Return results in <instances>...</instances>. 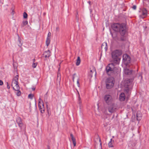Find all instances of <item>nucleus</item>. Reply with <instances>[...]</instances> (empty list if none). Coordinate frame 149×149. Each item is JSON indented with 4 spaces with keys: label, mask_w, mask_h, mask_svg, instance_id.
Masks as SVG:
<instances>
[{
    "label": "nucleus",
    "mask_w": 149,
    "mask_h": 149,
    "mask_svg": "<svg viewBox=\"0 0 149 149\" xmlns=\"http://www.w3.org/2000/svg\"><path fill=\"white\" fill-rule=\"evenodd\" d=\"M111 27L114 31L119 32L122 36H125L127 32V25L125 23H113L111 24Z\"/></svg>",
    "instance_id": "f257e3e1"
},
{
    "label": "nucleus",
    "mask_w": 149,
    "mask_h": 149,
    "mask_svg": "<svg viewBox=\"0 0 149 149\" xmlns=\"http://www.w3.org/2000/svg\"><path fill=\"white\" fill-rule=\"evenodd\" d=\"M122 54V51L121 50L116 49L112 52L111 53V61L114 63L119 64Z\"/></svg>",
    "instance_id": "f03ea898"
},
{
    "label": "nucleus",
    "mask_w": 149,
    "mask_h": 149,
    "mask_svg": "<svg viewBox=\"0 0 149 149\" xmlns=\"http://www.w3.org/2000/svg\"><path fill=\"white\" fill-rule=\"evenodd\" d=\"M115 80L113 77H109L105 80L106 88L109 89L112 88L114 85Z\"/></svg>",
    "instance_id": "7ed1b4c3"
},
{
    "label": "nucleus",
    "mask_w": 149,
    "mask_h": 149,
    "mask_svg": "<svg viewBox=\"0 0 149 149\" xmlns=\"http://www.w3.org/2000/svg\"><path fill=\"white\" fill-rule=\"evenodd\" d=\"M111 63L108 64L106 67V72L108 74L111 75L112 74V72L114 65L118 64H116L114 63L113 61H111Z\"/></svg>",
    "instance_id": "20e7f679"
},
{
    "label": "nucleus",
    "mask_w": 149,
    "mask_h": 149,
    "mask_svg": "<svg viewBox=\"0 0 149 149\" xmlns=\"http://www.w3.org/2000/svg\"><path fill=\"white\" fill-rule=\"evenodd\" d=\"M111 33L113 38L116 41H123L125 40V36H122L121 35L120 37H119L117 35L116 33H112L111 32Z\"/></svg>",
    "instance_id": "39448f33"
},
{
    "label": "nucleus",
    "mask_w": 149,
    "mask_h": 149,
    "mask_svg": "<svg viewBox=\"0 0 149 149\" xmlns=\"http://www.w3.org/2000/svg\"><path fill=\"white\" fill-rule=\"evenodd\" d=\"M104 99L106 103L108 104H111L113 102V99L112 96L109 95H107L104 96Z\"/></svg>",
    "instance_id": "423d86ee"
},
{
    "label": "nucleus",
    "mask_w": 149,
    "mask_h": 149,
    "mask_svg": "<svg viewBox=\"0 0 149 149\" xmlns=\"http://www.w3.org/2000/svg\"><path fill=\"white\" fill-rule=\"evenodd\" d=\"M16 122L18 124L19 127L20 128L21 131H22L25 128L24 124L21 118L17 117L16 119Z\"/></svg>",
    "instance_id": "0eeeda50"
},
{
    "label": "nucleus",
    "mask_w": 149,
    "mask_h": 149,
    "mask_svg": "<svg viewBox=\"0 0 149 149\" xmlns=\"http://www.w3.org/2000/svg\"><path fill=\"white\" fill-rule=\"evenodd\" d=\"M125 73L127 75H131L132 78H134L136 75V73L133 70L126 68L124 69Z\"/></svg>",
    "instance_id": "6e6552de"
},
{
    "label": "nucleus",
    "mask_w": 149,
    "mask_h": 149,
    "mask_svg": "<svg viewBox=\"0 0 149 149\" xmlns=\"http://www.w3.org/2000/svg\"><path fill=\"white\" fill-rule=\"evenodd\" d=\"M131 58L127 54H124L123 55V61L125 64L127 65L130 63Z\"/></svg>",
    "instance_id": "1a4fd4ad"
},
{
    "label": "nucleus",
    "mask_w": 149,
    "mask_h": 149,
    "mask_svg": "<svg viewBox=\"0 0 149 149\" xmlns=\"http://www.w3.org/2000/svg\"><path fill=\"white\" fill-rule=\"evenodd\" d=\"M134 78L130 79H129L126 80L125 81L124 86L125 88L129 89L130 86L131 85L132 82Z\"/></svg>",
    "instance_id": "9d476101"
},
{
    "label": "nucleus",
    "mask_w": 149,
    "mask_h": 149,
    "mask_svg": "<svg viewBox=\"0 0 149 149\" xmlns=\"http://www.w3.org/2000/svg\"><path fill=\"white\" fill-rule=\"evenodd\" d=\"M108 105L109 106L108 107V111L109 112L113 113L115 111L116 108L115 104L113 103H112L111 104Z\"/></svg>",
    "instance_id": "9b49d317"
},
{
    "label": "nucleus",
    "mask_w": 149,
    "mask_h": 149,
    "mask_svg": "<svg viewBox=\"0 0 149 149\" xmlns=\"http://www.w3.org/2000/svg\"><path fill=\"white\" fill-rule=\"evenodd\" d=\"M116 65H114V68H113V71L112 72V74L111 75L114 74L115 75L118 74L119 72V69L118 68L115 66Z\"/></svg>",
    "instance_id": "f8f14e48"
},
{
    "label": "nucleus",
    "mask_w": 149,
    "mask_h": 149,
    "mask_svg": "<svg viewBox=\"0 0 149 149\" xmlns=\"http://www.w3.org/2000/svg\"><path fill=\"white\" fill-rule=\"evenodd\" d=\"M18 78L19 76L17 75L13 78L11 85L13 87V84H15L16 83H18Z\"/></svg>",
    "instance_id": "ddd939ff"
},
{
    "label": "nucleus",
    "mask_w": 149,
    "mask_h": 149,
    "mask_svg": "<svg viewBox=\"0 0 149 149\" xmlns=\"http://www.w3.org/2000/svg\"><path fill=\"white\" fill-rule=\"evenodd\" d=\"M43 56L46 58H49L51 55L50 52L49 50H47V51H45L43 54Z\"/></svg>",
    "instance_id": "4468645a"
},
{
    "label": "nucleus",
    "mask_w": 149,
    "mask_h": 149,
    "mask_svg": "<svg viewBox=\"0 0 149 149\" xmlns=\"http://www.w3.org/2000/svg\"><path fill=\"white\" fill-rule=\"evenodd\" d=\"M125 95L124 93H121L119 97V99L121 101H123L125 100Z\"/></svg>",
    "instance_id": "2eb2a0df"
},
{
    "label": "nucleus",
    "mask_w": 149,
    "mask_h": 149,
    "mask_svg": "<svg viewBox=\"0 0 149 149\" xmlns=\"http://www.w3.org/2000/svg\"><path fill=\"white\" fill-rule=\"evenodd\" d=\"M70 136L73 144L74 146H75L76 144L75 139L72 133L70 134Z\"/></svg>",
    "instance_id": "dca6fc26"
},
{
    "label": "nucleus",
    "mask_w": 149,
    "mask_h": 149,
    "mask_svg": "<svg viewBox=\"0 0 149 149\" xmlns=\"http://www.w3.org/2000/svg\"><path fill=\"white\" fill-rule=\"evenodd\" d=\"M101 48L102 49L104 48L106 51L107 50L108 47L107 42H104L102 44L101 46Z\"/></svg>",
    "instance_id": "f3484780"
},
{
    "label": "nucleus",
    "mask_w": 149,
    "mask_h": 149,
    "mask_svg": "<svg viewBox=\"0 0 149 149\" xmlns=\"http://www.w3.org/2000/svg\"><path fill=\"white\" fill-rule=\"evenodd\" d=\"M18 45L21 48V46L22 45V42L21 41V39L19 36H18Z\"/></svg>",
    "instance_id": "a211bd4d"
},
{
    "label": "nucleus",
    "mask_w": 149,
    "mask_h": 149,
    "mask_svg": "<svg viewBox=\"0 0 149 149\" xmlns=\"http://www.w3.org/2000/svg\"><path fill=\"white\" fill-rule=\"evenodd\" d=\"M13 89L16 91V95L17 96H20V95L21 94V92L19 90V89H18L17 90V89H15V88H14V87H13Z\"/></svg>",
    "instance_id": "6ab92c4d"
},
{
    "label": "nucleus",
    "mask_w": 149,
    "mask_h": 149,
    "mask_svg": "<svg viewBox=\"0 0 149 149\" xmlns=\"http://www.w3.org/2000/svg\"><path fill=\"white\" fill-rule=\"evenodd\" d=\"M114 143V141L113 140H112V139H111L110 140V141L108 143V145L109 146V147H113V144Z\"/></svg>",
    "instance_id": "aec40b11"
},
{
    "label": "nucleus",
    "mask_w": 149,
    "mask_h": 149,
    "mask_svg": "<svg viewBox=\"0 0 149 149\" xmlns=\"http://www.w3.org/2000/svg\"><path fill=\"white\" fill-rule=\"evenodd\" d=\"M50 42V37H47L46 41V44L47 46L49 45Z\"/></svg>",
    "instance_id": "412c9836"
},
{
    "label": "nucleus",
    "mask_w": 149,
    "mask_h": 149,
    "mask_svg": "<svg viewBox=\"0 0 149 149\" xmlns=\"http://www.w3.org/2000/svg\"><path fill=\"white\" fill-rule=\"evenodd\" d=\"M81 59L80 57L79 56L78 57L77 59V61L76 63V65L77 66L79 65L80 63Z\"/></svg>",
    "instance_id": "4be33fe9"
},
{
    "label": "nucleus",
    "mask_w": 149,
    "mask_h": 149,
    "mask_svg": "<svg viewBox=\"0 0 149 149\" xmlns=\"http://www.w3.org/2000/svg\"><path fill=\"white\" fill-rule=\"evenodd\" d=\"M137 119L138 120H140L141 118V114L137 113L136 114Z\"/></svg>",
    "instance_id": "5701e85b"
},
{
    "label": "nucleus",
    "mask_w": 149,
    "mask_h": 149,
    "mask_svg": "<svg viewBox=\"0 0 149 149\" xmlns=\"http://www.w3.org/2000/svg\"><path fill=\"white\" fill-rule=\"evenodd\" d=\"M95 138H96L97 140L99 139V142H100V145L101 146L102 143L101 140L98 135V134H95Z\"/></svg>",
    "instance_id": "b1692460"
},
{
    "label": "nucleus",
    "mask_w": 149,
    "mask_h": 149,
    "mask_svg": "<svg viewBox=\"0 0 149 149\" xmlns=\"http://www.w3.org/2000/svg\"><path fill=\"white\" fill-rule=\"evenodd\" d=\"M27 24L28 22L27 21H23L22 24L21 25V27H23Z\"/></svg>",
    "instance_id": "393cba45"
},
{
    "label": "nucleus",
    "mask_w": 149,
    "mask_h": 149,
    "mask_svg": "<svg viewBox=\"0 0 149 149\" xmlns=\"http://www.w3.org/2000/svg\"><path fill=\"white\" fill-rule=\"evenodd\" d=\"M60 65H61V63L59 64V65H58L59 67H58V74H57L58 77L59 76H60L61 75L60 73L59 72L60 71V68H61Z\"/></svg>",
    "instance_id": "a878e982"
},
{
    "label": "nucleus",
    "mask_w": 149,
    "mask_h": 149,
    "mask_svg": "<svg viewBox=\"0 0 149 149\" xmlns=\"http://www.w3.org/2000/svg\"><path fill=\"white\" fill-rule=\"evenodd\" d=\"M34 96V95L32 94H30L28 96V97L29 98H30L31 99H32L33 97Z\"/></svg>",
    "instance_id": "bb28decb"
},
{
    "label": "nucleus",
    "mask_w": 149,
    "mask_h": 149,
    "mask_svg": "<svg viewBox=\"0 0 149 149\" xmlns=\"http://www.w3.org/2000/svg\"><path fill=\"white\" fill-rule=\"evenodd\" d=\"M15 85V86H16V88H15V89H19V87L18 84V83H16L15 84H13Z\"/></svg>",
    "instance_id": "cd10ccee"
},
{
    "label": "nucleus",
    "mask_w": 149,
    "mask_h": 149,
    "mask_svg": "<svg viewBox=\"0 0 149 149\" xmlns=\"http://www.w3.org/2000/svg\"><path fill=\"white\" fill-rule=\"evenodd\" d=\"M28 17V15L26 12L23 13V17L24 19H26Z\"/></svg>",
    "instance_id": "c85d7f7f"
},
{
    "label": "nucleus",
    "mask_w": 149,
    "mask_h": 149,
    "mask_svg": "<svg viewBox=\"0 0 149 149\" xmlns=\"http://www.w3.org/2000/svg\"><path fill=\"white\" fill-rule=\"evenodd\" d=\"M42 106L43 107V108H42V109H41L40 110V112H41V113H44L45 110V108H44V104H43L42 105Z\"/></svg>",
    "instance_id": "c756f323"
},
{
    "label": "nucleus",
    "mask_w": 149,
    "mask_h": 149,
    "mask_svg": "<svg viewBox=\"0 0 149 149\" xmlns=\"http://www.w3.org/2000/svg\"><path fill=\"white\" fill-rule=\"evenodd\" d=\"M37 64V63H33L32 67L33 68H35L36 67Z\"/></svg>",
    "instance_id": "7c9ffc66"
},
{
    "label": "nucleus",
    "mask_w": 149,
    "mask_h": 149,
    "mask_svg": "<svg viewBox=\"0 0 149 149\" xmlns=\"http://www.w3.org/2000/svg\"><path fill=\"white\" fill-rule=\"evenodd\" d=\"M142 12L146 14H147V10L145 8H143L142 10Z\"/></svg>",
    "instance_id": "2f4dec72"
},
{
    "label": "nucleus",
    "mask_w": 149,
    "mask_h": 149,
    "mask_svg": "<svg viewBox=\"0 0 149 149\" xmlns=\"http://www.w3.org/2000/svg\"><path fill=\"white\" fill-rule=\"evenodd\" d=\"M78 94L79 95V97H78V103H79V104H81V101L80 100V95H79V93H78Z\"/></svg>",
    "instance_id": "473e14b6"
},
{
    "label": "nucleus",
    "mask_w": 149,
    "mask_h": 149,
    "mask_svg": "<svg viewBox=\"0 0 149 149\" xmlns=\"http://www.w3.org/2000/svg\"><path fill=\"white\" fill-rule=\"evenodd\" d=\"M79 78L78 77L77 79V84L78 87H79Z\"/></svg>",
    "instance_id": "72a5a7b5"
},
{
    "label": "nucleus",
    "mask_w": 149,
    "mask_h": 149,
    "mask_svg": "<svg viewBox=\"0 0 149 149\" xmlns=\"http://www.w3.org/2000/svg\"><path fill=\"white\" fill-rule=\"evenodd\" d=\"M147 14L145 13H144L142 12V15L143 16V17H145L146 16H147Z\"/></svg>",
    "instance_id": "f704fd0d"
},
{
    "label": "nucleus",
    "mask_w": 149,
    "mask_h": 149,
    "mask_svg": "<svg viewBox=\"0 0 149 149\" xmlns=\"http://www.w3.org/2000/svg\"><path fill=\"white\" fill-rule=\"evenodd\" d=\"M40 102V101H39V104H38V107L39 108V110H40L41 109H42V107L40 105V104H39Z\"/></svg>",
    "instance_id": "c9c22d12"
},
{
    "label": "nucleus",
    "mask_w": 149,
    "mask_h": 149,
    "mask_svg": "<svg viewBox=\"0 0 149 149\" xmlns=\"http://www.w3.org/2000/svg\"><path fill=\"white\" fill-rule=\"evenodd\" d=\"M132 8L134 10H136V5H134L132 7Z\"/></svg>",
    "instance_id": "e433bc0d"
},
{
    "label": "nucleus",
    "mask_w": 149,
    "mask_h": 149,
    "mask_svg": "<svg viewBox=\"0 0 149 149\" xmlns=\"http://www.w3.org/2000/svg\"><path fill=\"white\" fill-rule=\"evenodd\" d=\"M75 75H76V74H74L73 75L72 80H73V82L74 81V78L75 77L74 76Z\"/></svg>",
    "instance_id": "4c0bfd02"
},
{
    "label": "nucleus",
    "mask_w": 149,
    "mask_h": 149,
    "mask_svg": "<svg viewBox=\"0 0 149 149\" xmlns=\"http://www.w3.org/2000/svg\"><path fill=\"white\" fill-rule=\"evenodd\" d=\"M3 84V81L1 80H0V85L2 86Z\"/></svg>",
    "instance_id": "58836bf2"
},
{
    "label": "nucleus",
    "mask_w": 149,
    "mask_h": 149,
    "mask_svg": "<svg viewBox=\"0 0 149 149\" xmlns=\"http://www.w3.org/2000/svg\"><path fill=\"white\" fill-rule=\"evenodd\" d=\"M6 84H7V88H8V89H9L10 88V86H9V85H8V82H6Z\"/></svg>",
    "instance_id": "ea45409f"
},
{
    "label": "nucleus",
    "mask_w": 149,
    "mask_h": 149,
    "mask_svg": "<svg viewBox=\"0 0 149 149\" xmlns=\"http://www.w3.org/2000/svg\"><path fill=\"white\" fill-rule=\"evenodd\" d=\"M51 33L49 32L48 33V36H47V37H50V36H51Z\"/></svg>",
    "instance_id": "a19ab883"
},
{
    "label": "nucleus",
    "mask_w": 149,
    "mask_h": 149,
    "mask_svg": "<svg viewBox=\"0 0 149 149\" xmlns=\"http://www.w3.org/2000/svg\"><path fill=\"white\" fill-rule=\"evenodd\" d=\"M33 91H34L35 90L36 88L35 87H33L32 88Z\"/></svg>",
    "instance_id": "79ce46f5"
},
{
    "label": "nucleus",
    "mask_w": 149,
    "mask_h": 149,
    "mask_svg": "<svg viewBox=\"0 0 149 149\" xmlns=\"http://www.w3.org/2000/svg\"><path fill=\"white\" fill-rule=\"evenodd\" d=\"M88 3L89 4L90 6H91V2L90 1H89L88 2Z\"/></svg>",
    "instance_id": "37998d69"
},
{
    "label": "nucleus",
    "mask_w": 149,
    "mask_h": 149,
    "mask_svg": "<svg viewBox=\"0 0 149 149\" xmlns=\"http://www.w3.org/2000/svg\"><path fill=\"white\" fill-rule=\"evenodd\" d=\"M56 30L57 31H58L59 30V28L58 27H57L56 28Z\"/></svg>",
    "instance_id": "c03bdc74"
},
{
    "label": "nucleus",
    "mask_w": 149,
    "mask_h": 149,
    "mask_svg": "<svg viewBox=\"0 0 149 149\" xmlns=\"http://www.w3.org/2000/svg\"><path fill=\"white\" fill-rule=\"evenodd\" d=\"M32 61L33 62V63H35V58L33 59Z\"/></svg>",
    "instance_id": "a18cd8bd"
},
{
    "label": "nucleus",
    "mask_w": 149,
    "mask_h": 149,
    "mask_svg": "<svg viewBox=\"0 0 149 149\" xmlns=\"http://www.w3.org/2000/svg\"><path fill=\"white\" fill-rule=\"evenodd\" d=\"M139 77H141V79H142V76L141 75H139Z\"/></svg>",
    "instance_id": "49530a36"
},
{
    "label": "nucleus",
    "mask_w": 149,
    "mask_h": 149,
    "mask_svg": "<svg viewBox=\"0 0 149 149\" xmlns=\"http://www.w3.org/2000/svg\"><path fill=\"white\" fill-rule=\"evenodd\" d=\"M79 106L80 107V109H81V107L82 104H79Z\"/></svg>",
    "instance_id": "de8ad7c7"
},
{
    "label": "nucleus",
    "mask_w": 149,
    "mask_h": 149,
    "mask_svg": "<svg viewBox=\"0 0 149 149\" xmlns=\"http://www.w3.org/2000/svg\"><path fill=\"white\" fill-rule=\"evenodd\" d=\"M47 149H50V147L49 146H47Z\"/></svg>",
    "instance_id": "09e8293b"
},
{
    "label": "nucleus",
    "mask_w": 149,
    "mask_h": 149,
    "mask_svg": "<svg viewBox=\"0 0 149 149\" xmlns=\"http://www.w3.org/2000/svg\"><path fill=\"white\" fill-rule=\"evenodd\" d=\"M95 76H96V70H95Z\"/></svg>",
    "instance_id": "8fccbe9b"
},
{
    "label": "nucleus",
    "mask_w": 149,
    "mask_h": 149,
    "mask_svg": "<svg viewBox=\"0 0 149 149\" xmlns=\"http://www.w3.org/2000/svg\"><path fill=\"white\" fill-rule=\"evenodd\" d=\"M90 76H91V77H92V74H90Z\"/></svg>",
    "instance_id": "3c124183"
},
{
    "label": "nucleus",
    "mask_w": 149,
    "mask_h": 149,
    "mask_svg": "<svg viewBox=\"0 0 149 149\" xmlns=\"http://www.w3.org/2000/svg\"><path fill=\"white\" fill-rule=\"evenodd\" d=\"M90 71H91V72H92V70H91Z\"/></svg>",
    "instance_id": "603ef678"
},
{
    "label": "nucleus",
    "mask_w": 149,
    "mask_h": 149,
    "mask_svg": "<svg viewBox=\"0 0 149 149\" xmlns=\"http://www.w3.org/2000/svg\"><path fill=\"white\" fill-rule=\"evenodd\" d=\"M39 100H41V99H40V98L39 99Z\"/></svg>",
    "instance_id": "864d4df0"
},
{
    "label": "nucleus",
    "mask_w": 149,
    "mask_h": 149,
    "mask_svg": "<svg viewBox=\"0 0 149 149\" xmlns=\"http://www.w3.org/2000/svg\"><path fill=\"white\" fill-rule=\"evenodd\" d=\"M48 106L47 105V107Z\"/></svg>",
    "instance_id": "5fc2aeb1"
}]
</instances>
